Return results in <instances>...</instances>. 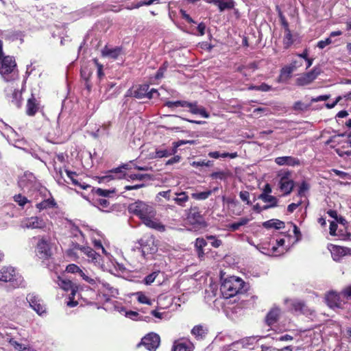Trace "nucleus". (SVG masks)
Listing matches in <instances>:
<instances>
[{"mask_svg":"<svg viewBox=\"0 0 351 351\" xmlns=\"http://www.w3.org/2000/svg\"><path fill=\"white\" fill-rule=\"evenodd\" d=\"M128 211L138 217L147 227L159 232L165 230V226L156 218V210L152 205L138 200L129 205Z\"/></svg>","mask_w":351,"mask_h":351,"instance_id":"1","label":"nucleus"},{"mask_svg":"<svg viewBox=\"0 0 351 351\" xmlns=\"http://www.w3.org/2000/svg\"><path fill=\"white\" fill-rule=\"evenodd\" d=\"M0 75L5 82L14 81L19 78V70L13 56H4L3 43L0 40Z\"/></svg>","mask_w":351,"mask_h":351,"instance_id":"2","label":"nucleus"},{"mask_svg":"<svg viewBox=\"0 0 351 351\" xmlns=\"http://www.w3.org/2000/svg\"><path fill=\"white\" fill-rule=\"evenodd\" d=\"M244 284L240 278L230 276L222 280L220 291L224 298H230L243 293Z\"/></svg>","mask_w":351,"mask_h":351,"instance_id":"3","label":"nucleus"},{"mask_svg":"<svg viewBox=\"0 0 351 351\" xmlns=\"http://www.w3.org/2000/svg\"><path fill=\"white\" fill-rule=\"evenodd\" d=\"M0 281L10 282L11 289L24 286L23 278L12 267H3L0 269Z\"/></svg>","mask_w":351,"mask_h":351,"instance_id":"4","label":"nucleus"},{"mask_svg":"<svg viewBox=\"0 0 351 351\" xmlns=\"http://www.w3.org/2000/svg\"><path fill=\"white\" fill-rule=\"evenodd\" d=\"M36 256L41 259H47L52 255L51 244L46 237H39L36 247Z\"/></svg>","mask_w":351,"mask_h":351,"instance_id":"5","label":"nucleus"},{"mask_svg":"<svg viewBox=\"0 0 351 351\" xmlns=\"http://www.w3.org/2000/svg\"><path fill=\"white\" fill-rule=\"evenodd\" d=\"M129 165L128 164H124L121 165V167L112 169L110 170L107 175L104 176L100 177L99 179V183H106L109 182L110 180H114V179H121L124 178L126 175L123 171V169H129Z\"/></svg>","mask_w":351,"mask_h":351,"instance_id":"6","label":"nucleus"},{"mask_svg":"<svg viewBox=\"0 0 351 351\" xmlns=\"http://www.w3.org/2000/svg\"><path fill=\"white\" fill-rule=\"evenodd\" d=\"M160 342V336L156 333L150 332L141 339L140 344L143 345L149 351H155L159 346Z\"/></svg>","mask_w":351,"mask_h":351,"instance_id":"7","label":"nucleus"},{"mask_svg":"<svg viewBox=\"0 0 351 351\" xmlns=\"http://www.w3.org/2000/svg\"><path fill=\"white\" fill-rule=\"evenodd\" d=\"M321 73V69L315 66L311 71L304 74L297 79V84L304 86L311 84Z\"/></svg>","mask_w":351,"mask_h":351,"instance_id":"8","label":"nucleus"},{"mask_svg":"<svg viewBox=\"0 0 351 351\" xmlns=\"http://www.w3.org/2000/svg\"><path fill=\"white\" fill-rule=\"evenodd\" d=\"M21 226L25 228L42 229L46 226V223L43 218L39 217H31L22 221Z\"/></svg>","mask_w":351,"mask_h":351,"instance_id":"9","label":"nucleus"},{"mask_svg":"<svg viewBox=\"0 0 351 351\" xmlns=\"http://www.w3.org/2000/svg\"><path fill=\"white\" fill-rule=\"evenodd\" d=\"M27 300L30 306L40 315L45 313V306L41 302L40 298L34 293L28 294Z\"/></svg>","mask_w":351,"mask_h":351,"instance_id":"10","label":"nucleus"},{"mask_svg":"<svg viewBox=\"0 0 351 351\" xmlns=\"http://www.w3.org/2000/svg\"><path fill=\"white\" fill-rule=\"evenodd\" d=\"M300 66H302V62L298 60H293L289 65L284 66L281 69L280 77L283 80L289 79L291 73Z\"/></svg>","mask_w":351,"mask_h":351,"instance_id":"11","label":"nucleus"},{"mask_svg":"<svg viewBox=\"0 0 351 351\" xmlns=\"http://www.w3.org/2000/svg\"><path fill=\"white\" fill-rule=\"evenodd\" d=\"M187 219L191 223H201L204 218L199 208L195 206L189 209L187 213Z\"/></svg>","mask_w":351,"mask_h":351,"instance_id":"12","label":"nucleus"},{"mask_svg":"<svg viewBox=\"0 0 351 351\" xmlns=\"http://www.w3.org/2000/svg\"><path fill=\"white\" fill-rule=\"evenodd\" d=\"M39 109V101L32 95L27 99L26 104V114L28 116H34Z\"/></svg>","mask_w":351,"mask_h":351,"instance_id":"13","label":"nucleus"},{"mask_svg":"<svg viewBox=\"0 0 351 351\" xmlns=\"http://www.w3.org/2000/svg\"><path fill=\"white\" fill-rule=\"evenodd\" d=\"M325 299L327 305L332 308L339 307L341 305L340 296L335 291H330Z\"/></svg>","mask_w":351,"mask_h":351,"instance_id":"14","label":"nucleus"},{"mask_svg":"<svg viewBox=\"0 0 351 351\" xmlns=\"http://www.w3.org/2000/svg\"><path fill=\"white\" fill-rule=\"evenodd\" d=\"M279 184L280 190L284 193V195L290 194L294 186L293 181L286 176L281 178Z\"/></svg>","mask_w":351,"mask_h":351,"instance_id":"15","label":"nucleus"},{"mask_svg":"<svg viewBox=\"0 0 351 351\" xmlns=\"http://www.w3.org/2000/svg\"><path fill=\"white\" fill-rule=\"evenodd\" d=\"M187 108H189V112L194 114H199L204 118H208L209 114L203 106H197V102L191 103L187 101Z\"/></svg>","mask_w":351,"mask_h":351,"instance_id":"16","label":"nucleus"},{"mask_svg":"<svg viewBox=\"0 0 351 351\" xmlns=\"http://www.w3.org/2000/svg\"><path fill=\"white\" fill-rule=\"evenodd\" d=\"M275 162L278 165H287L294 167L295 165H300V160L292 156H280L277 157L275 159Z\"/></svg>","mask_w":351,"mask_h":351,"instance_id":"17","label":"nucleus"},{"mask_svg":"<svg viewBox=\"0 0 351 351\" xmlns=\"http://www.w3.org/2000/svg\"><path fill=\"white\" fill-rule=\"evenodd\" d=\"M179 147V145H175L171 149H157L154 153V155L152 156L154 158H160L163 157H168L169 156L173 155L176 153L177 149Z\"/></svg>","mask_w":351,"mask_h":351,"instance_id":"18","label":"nucleus"},{"mask_svg":"<svg viewBox=\"0 0 351 351\" xmlns=\"http://www.w3.org/2000/svg\"><path fill=\"white\" fill-rule=\"evenodd\" d=\"M280 315V310L278 307L272 308L267 314L265 322L268 326H271L277 322Z\"/></svg>","mask_w":351,"mask_h":351,"instance_id":"19","label":"nucleus"},{"mask_svg":"<svg viewBox=\"0 0 351 351\" xmlns=\"http://www.w3.org/2000/svg\"><path fill=\"white\" fill-rule=\"evenodd\" d=\"M258 199L263 200L264 202L269 203V205L263 206V209H269L270 208L276 207L278 206V199L276 197L267 194H260L258 196Z\"/></svg>","mask_w":351,"mask_h":351,"instance_id":"20","label":"nucleus"},{"mask_svg":"<svg viewBox=\"0 0 351 351\" xmlns=\"http://www.w3.org/2000/svg\"><path fill=\"white\" fill-rule=\"evenodd\" d=\"M121 51V48L119 47L109 48L107 46H105L101 50V55L104 57L117 59L120 55Z\"/></svg>","mask_w":351,"mask_h":351,"instance_id":"21","label":"nucleus"},{"mask_svg":"<svg viewBox=\"0 0 351 351\" xmlns=\"http://www.w3.org/2000/svg\"><path fill=\"white\" fill-rule=\"evenodd\" d=\"M263 226L265 228H275L280 230L285 228V223L279 219H272L265 221Z\"/></svg>","mask_w":351,"mask_h":351,"instance_id":"22","label":"nucleus"},{"mask_svg":"<svg viewBox=\"0 0 351 351\" xmlns=\"http://www.w3.org/2000/svg\"><path fill=\"white\" fill-rule=\"evenodd\" d=\"M192 344L189 341L175 342L172 351H192Z\"/></svg>","mask_w":351,"mask_h":351,"instance_id":"23","label":"nucleus"},{"mask_svg":"<svg viewBox=\"0 0 351 351\" xmlns=\"http://www.w3.org/2000/svg\"><path fill=\"white\" fill-rule=\"evenodd\" d=\"M149 86L147 84H143L139 86L136 90H134L132 95L137 99H143L145 97L147 98V90H149Z\"/></svg>","mask_w":351,"mask_h":351,"instance_id":"24","label":"nucleus"},{"mask_svg":"<svg viewBox=\"0 0 351 351\" xmlns=\"http://www.w3.org/2000/svg\"><path fill=\"white\" fill-rule=\"evenodd\" d=\"M80 250L88 257L89 261L92 262H97L100 256L93 249L90 247H80Z\"/></svg>","mask_w":351,"mask_h":351,"instance_id":"25","label":"nucleus"},{"mask_svg":"<svg viewBox=\"0 0 351 351\" xmlns=\"http://www.w3.org/2000/svg\"><path fill=\"white\" fill-rule=\"evenodd\" d=\"M176 197H173V200L180 206H185L186 203L189 201V198L186 192L176 193Z\"/></svg>","mask_w":351,"mask_h":351,"instance_id":"26","label":"nucleus"},{"mask_svg":"<svg viewBox=\"0 0 351 351\" xmlns=\"http://www.w3.org/2000/svg\"><path fill=\"white\" fill-rule=\"evenodd\" d=\"M58 285L64 290L69 291L71 290V294L74 295L75 294V289L73 288V283L71 280H65L58 277Z\"/></svg>","mask_w":351,"mask_h":351,"instance_id":"27","label":"nucleus"},{"mask_svg":"<svg viewBox=\"0 0 351 351\" xmlns=\"http://www.w3.org/2000/svg\"><path fill=\"white\" fill-rule=\"evenodd\" d=\"M57 204L53 198H49L47 199H45L41 202L36 204V208L39 210H43L45 209L54 208L56 207Z\"/></svg>","mask_w":351,"mask_h":351,"instance_id":"28","label":"nucleus"},{"mask_svg":"<svg viewBox=\"0 0 351 351\" xmlns=\"http://www.w3.org/2000/svg\"><path fill=\"white\" fill-rule=\"evenodd\" d=\"M66 171V176L68 177V178H69L71 180V181L72 182V183L75 185V186H78L79 187H80L81 189H87L88 187H89V185L88 184H85L84 183L83 184H81L76 178L75 177L77 176V173L74 171H69V170H67L66 169L65 170Z\"/></svg>","mask_w":351,"mask_h":351,"instance_id":"29","label":"nucleus"},{"mask_svg":"<svg viewBox=\"0 0 351 351\" xmlns=\"http://www.w3.org/2000/svg\"><path fill=\"white\" fill-rule=\"evenodd\" d=\"M208 156L210 157V158H215V159H217L220 157L221 158H226V157H230V158H235L238 156L237 155V152H234V153H228V152H223V153H220L217 151H215V152H210L208 153Z\"/></svg>","mask_w":351,"mask_h":351,"instance_id":"30","label":"nucleus"},{"mask_svg":"<svg viewBox=\"0 0 351 351\" xmlns=\"http://www.w3.org/2000/svg\"><path fill=\"white\" fill-rule=\"evenodd\" d=\"M191 333L197 339H202L205 337L206 330L202 326L197 325L192 328Z\"/></svg>","mask_w":351,"mask_h":351,"instance_id":"31","label":"nucleus"},{"mask_svg":"<svg viewBox=\"0 0 351 351\" xmlns=\"http://www.w3.org/2000/svg\"><path fill=\"white\" fill-rule=\"evenodd\" d=\"M331 254L333 260L338 261L342 256L345 255V250L339 246H333L331 250Z\"/></svg>","mask_w":351,"mask_h":351,"instance_id":"32","label":"nucleus"},{"mask_svg":"<svg viewBox=\"0 0 351 351\" xmlns=\"http://www.w3.org/2000/svg\"><path fill=\"white\" fill-rule=\"evenodd\" d=\"M217 6L220 12H223L226 9H232L235 5V2L233 0H220Z\"/></svg>","mask_w":351,"mask_h":351,"instance_id":"33","label":"nucleus"},{"mask_svg":"<svg viewBox=\"0 0 351 351\" xmlns=\"http://www.w3.org/2000/svg\"><path fill=\"white\" fill-rule=\"evenodd\" d=\"M12 99L11 100V102L14 105H15L17 108H20L21 106V99H22L21 93L19 90L14 89L12 93Z\"/></svg>","mask_w":351,"mask_h":351,"instance_id":"34","label":"nucleus"},{"mask_svg":"<svg viewBox=\"0 0 351 351\" xmlns=\"http://www.w3.org/2000/svg\"><path fill=\"white\" fill-rule=\"evenodd\" d=\"M292 307L296 312H300L302 313H304L306 311V305L305 304L300 300H295L291 303Z\"/></svg>","mask_w":351,"mask_h":351,"instance_id":"35","label":"nucleus"},{"mask_svg":"<svg viewBox=\"0 0 351 351\" xmlns=\"http://www.w3.org/2000/svg\"><path fill=\"white\" fill-rule=\"evenodd\" d=\"M213 193V191H206L199 193H193L191 194L193 198L197 200H204L208 198V197Z\"/></svg>","mask_w":351,"mask_h":351,"instance_id":"36","label":"nucleus"},{"mask_svg":"<svg viewBox=\"0 0 351 351\" xmlns=\"http://www.w3.org/2000/svg\"><path fill=\"white\" fill-rule=\"evenodd\" d=\"M95 204L101 210H104L106 208H108L110 202L108 200L104 198H98L95 200Z\"/></svg>","mask_w":351,"mask_h":351,"instance_id":"37","label":"nucleus"},{"mask_svg":"<svg viewBox=\"0 0 351 351\" xmlns=\"http://www.w3.org/2000/svg\"><path fill=\"white\" fill-rule=\"evenodd\" d=\"M285 32V34L283 38V43L285 45V48L287 49L293 43V40L292 37V34L290 30H289V32Z\"/></svg>","mask_w":351,"mask_h":351,"instance_id":"38","label":"nucleus"},{"mask_svg":"<svg viewBox=\"0 0 351 351\" xmlns=\"http://www.w3.org/2000/svg\"><path fill=\"white\" fill-rule=\"evenodd\" d=\"M78 275L80 277H82L84 280H85L86 282H88L92 285H96L97 282L98 281L97 278H93L88 276L82 269L80 271Z\"/></svg>","mask_w":351,"mask_h":351,"instance_id":"39","label":"nucleus"},{"mask_svg":"<svg viewBox=\"0 0 351 351\" xmlns=\"http://www.w3.org/2000/svg\"><path fill=\"white\" fill-rule=\"evenodd\" d=\"M166 106L169 108H173V107H186L187 105L186 101H168L165 104Z\"/></svg>","mask_w":351,"mask_h":351,"instance_id":"40","label":"nucleus"},{"mask_svg":"<svg viewBox=\"0 0 351 351\" xmlns=\"http://www.w3.org/2000/svg\"><path fill=\"white\" fill-rule=\"evenodd\" d=\"M115 190H106L98 188L95 190V193L101 197H109L111 193H114Z\"/></svg>","mask_w":351,"mask_h":351,"instance_id":"41","label":"nucleus"},{"mask_svg":"<svg viewBox=\"0 0 351 351\" xmlns=\"http://www.w3.org/2000/svg\"><path fill=\"white\" fill-rule=\"evenodd\" d=\"M128 179H130L132 180H143L145 178H150V176L149 174H142V173H131L128 175Z\"/></svg>","mask_w":351,"mask_h":351,"instance_id":"42","label":"nucleus"},{"mask_svg":"<svg viewBox=\"0 0 351 351\" xmlns=\"http://www.w3.org/2000/svg\"><path fill=\"white\" fill-rule=\"evenodd\" d=\"M206 239L210 241V245L216 248L219 247L222 244V241L218 239L215 236H206Z\"/></svg>","mask_w":351,"mask_h":351,"instance_id":"43","label":"nucleus"},{"mask_svg":"<svg viewBox=\"0 0 351 351\" xmlns=\"http://www.w3.org/2000/svg\"><path fill=\"white\" fill-rule=\"evenodd\" d=\"M136 295H138L137 300L141 304H146L151 305V300L142 292H137Z\"/></svg>","mask_w":351,"mask_h":351,"instance_id":"44","label":"nucleus"},{"mask_svg":"<svg viewBox=\"0 0 351 351\" xmlns=\"http://www.w3.org/2000/svg\"><path fill=\"white\" fill-rule=\"evenodd\" d=\"M56 173H55V178L57 180L58 183L59 184H64L65 182H66V180L63 177V173L61 169H60L58 171L55 168Z\"/></svg>","mask_w":351,"mask_h":351,"instance_id":"45","label":"nucleus"},{"mask_svg":"<svg viewBox=\"0 0 351 351\" xmlns=\"http://www.w3.org/2000/svg\"><path fill=\"white\" fill-rule=\"evenodd\" d=\"M8 342L14 348L15 350L18 351H25L26 350L25 346H24L23 344L19 343L16 341H15L14 339L10 338L8 341Z\"/></svg>","mask_w":351,"mask_h":351,"instance_id":"46","label":"nucleus"},{"mask_svg":"<svg viewBox=\"0 0 351 351\" xmlns=\"http://www.w3.org/2000/svg\"><path fill=\"white\" fill-rule=\"evenodd\" d=\"M103 287L108 291L109 294L112 297H115L118 295V290L110 285V284L107 282H102Z\"/></svg>","mask_w":351,"mask_h":351,"instance_id":"47","label":"nucleus"},{"mask_svg":"<svg viewBox=\"0 0 351 351\" xmlns=\"http://www.w3.org/2000/svg\"><path fill=\"white\" fill-rule=\"evenodd\" d=\"M167 62H165L157 71L155 79L159 80L163 77L165 72L167 71Z\"/></svg>","mask_w":351,"mask_h":351,"instance_id":"48","label":"nucleus"},{"mask_svg":"<svg viewBox=\"0 0 351 351\" xmlns=\"http://www.w3.org/2000/svg\"><path fill=\"white\" fill-rule=\"evenodd\" d=\"M158 273L156 271H154L152 274L147 275L143 280L144 283L147 285H151L157 277Z\"/></svg>","mask_w":351,"mask_h":351,"instance_id":"49","label":"nucleus"},{"mask_svg":"<svg viewBox=\"0 0 351 351\" xmlns=\"http://www.w3.org/2000/svg\"><path fill=\"white\" fill-rule=\"evenodd\" d=\"M14 201L19 204L21 206H24L25 204L28 202V199L26 197L23 196L21 194H18L14 195Z\"/></svg>","mask_w":351,"mask_h":351,"instance_id":"50","label":"nucleus"},{"mask_svg":"<svg viewBox=\"0 0 351 351\" xmlns=\"http://www.w3.org/2000/svg\"><path fill=\"white\" fill-rule=\"evenodd\" d=\"M239 197L242 201L245 202L247 205H252V203L250 201V193L247 191H242L239 193Z\"/></svg>","mask_w":351,"mask_h":351,"instance_id":"51","label":"nucleus"},{"mask_svg":"<svg viewBox=\"0 0 351 351\" xmlns=\"http://www.w3.org/2000/svg\"><path fill=\"white\" fill-rule=\"evenodd\" d=\"M191 165L194 167H210L213 165V162L210 160L205 161V160H200V161H193L191 163Z\"/></svg>","mask_w":351,"mask_h":351,"instance_id":"52","label":"nucleus"},{"mask_svg":"<svg viewBox=\"0 0 351 351\" xmlns=\"http://www.w3.org/2000/svg\"><path fill=\"white\" fill-rule=\"evenodd\" d=\"M171 190H168L166 191H160L157 194L156 198L158 199V201H160V197H162L165 198L167 201H170L171 199H173L171 197Z\"/></svg>","mask_w":351,"mask_h":351,"instance_id":"53","label":"nucleus"},{"mask_svg":"<svg viewBox=\"0 0 351 351\" xmlns=\"http://www.w3.org/2000/svg\"><path fill=\"white\" fill-rule=\"evenodd\" d=\"M80 270H81V269L77 265H76L75 264H69L66 268V271L68 273H71V274H78Z\"/></svg>","mask_w":351,"mask_h":351,"instance_id":"54","label":"nucleus"},{"mask_svg":"<svg viewBox=\"0 0 351 351\" xmlns=\"http://www.w3.org/2000/svg\"><path fill=\"white\" fill-rule=\"evenodd\" d=\"M308 189H309L308 184L306 182L303 181L299 187L298 195L302 197L304 194V193L306 191H307Z\"/></svg>","mask_w":351,"mask_h":351,"instance_id":"55","label":"nucleus"},{"mask_svg":"<svg viewBox=\"0 0 351 351\" xmlns=\"http://www.w3.org/2000/svg\"><path fill=\"white\" fill-rule=\"evenodd\" d=\"M210 177L213 179L224 180L226 178L227 174L224 171H217L212 173Z\"/></svg>","mask_w":351,"mask_h":351,"instance_id":"56","label":"nucleus"},{"mask_svg":"<svg viewBox=\"0 0 351 351\" xmlns=\"http://www.w3.org/2000/svg\"><path fill=\"white\" fill-rule=\"evenodd\" d=\"M206 245H207V242H206V239H204L203 238L196 239L195 243L196 249H200V250H202V249H203V247H205Z\"/></svg>","mask_w":351,"mask_h":351,"instance_id":"57","label":"nucleus"},{"mask_svg":"<svg viewBox=\"0 0 351 351\" xmlns=\"http://www.w3.org/2000/svg\"><path fill=\"white\" fill-rule=\"evenodd\" d=\"M159 0H144V1H140L138 2L136 5V8H139L144 5H150L154 3H158Z\"/></svg>","mask_w":351,"mask_h":351,"instance_id":"58","label":"nucleus"},{"mask_svg":"<svg viewBox=\"0 0 351 351\" xmlns=\"http://www.w3.org/2000/svg\"><path fill=\"white\" fill-rule=\"evenodd\" d=\"M332 43V40L330 37L328 38H326V39L324 40H320L317 43V47H319V49H324V47H326L327 45H330Z\"/></svg>","mask_w":351,"mask_h":351,"instance_id":"59","label":"nucleus"},{"mask_svg":"<svg viewBox=\"0 0 351 351\" xmlns=\"http://www.w3.org/2000/svg\"><path fill=\"white\" fill-rule=\"evenodd\" d=\"M94 62L97 67V75L99 78L102 77L104 75L103 72V66L101 64L97 59H94Z\"/></svg>","mask_w":351,"mask_h":351,"instance_id":"60","label":"nucleus"},{"mask_svg":"<svg viewBox=\"0 0 351 351\" xmlns=\"http://www.w3.org/2000/svg\"><path fill=\"white\" fill-rule=\"evenodd\" d=\"M180 160H181V157L180 156H178V155L174 156L173 157L169 159L166 162V165H171L174 163L179 162L180 161Z\"/></svg>","mask_w":351,"mask_h":351,"instance_id":"61","label":"nucleus"},{"mask_svg":"<svg viewBox=\"0 0 351 351\" xmlns=\"http://www.w3.org/2000/svg\"><path fill=\"white\" fill-rule=\"evenodd\" d=\"M180 14L183 19H184L189 23H195V22L193 19L183 10H180Z\"/></svg>","mask_w":351,"mask_h":351,"instance_id":"62","label":"nucleus"},{"mask_svg":"<svg viewBox=\"0 0 351 351\" xmlns=\"http://www.w3.org/2000/svg\"><path fill=\"white\" fill-rule=\"evenodd\" d=\"M271 90V86L262 83L261 85L258 86L257 90L263 91V92H267Z\"/></svg>","mask_w":351,"mask_h":351,"instance_id":"63","label":"nucleus"},{"mask_svg":"<svg viewBox=\"0 0 351 351\" xmlns=\"http://www.w3.org/2000/svg\"><path fill=\"white\" fill-rule=\"evenodd\" d=\"M341 294L347 298L351 299V285L346 287L341 292Z\"/></svg>","mask_w":351,"mask_h":351,"instance_id":"64","label":"nucleus"}]
</instances>
